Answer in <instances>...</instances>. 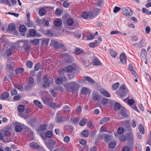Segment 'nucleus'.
I'll return each mask as SVG.
<instances>
[{"label": "nucleus", "mask_w": 151, "mask_h": 151, "mask_svg": "<svg viewBox=\"0 0 151 151\" xmlns=\"http://www.w3.org/2000/svg\"><path fill=\"white\" fill-rule=\"evenodd\" d=\"M128 90L124 85L120 86L119 90L116 91L117 95L120 98L124 97L128 92Z\"/></svg>", "instance_id": "1"}, {"label": "nucleus", "mask_w": 151, "mask_h": 151, "mask_svg": "<svg viewBox=\"0 0 151 151\" xmlns=\"http://www.w3.org/2000/svg\"><path fill=\"white\" fill-rule=\"evenodd\" d=\"M76 67L75 65H69L66 68L68 73V78L71 79L73 78L74 76L76 71Z\"/></svg>", "instance_id": "2"}, {"label": "nucleus", "mask_w": 151, "mask_h": 151, "mask_svg": "<svg viewBox=\"0 0 151 151\" xmlns=\"http://www.w3.org/2000/svg\"><path fill=\"white\" fill-rule=\"evenodd\" d=\"M68 85L70 87V91L72 93L77 90L79 88V84L76 81H73L69 82Z\"/></svg>", "instance_id": "3"}, {"label": "nucleus", "mask_w": 151, "mask_h": 151, "mask_svg": "<svg viewBox=\"0 0 151 151\" xmlns=\"http://www.w3.org/2000/svg\"><path fill=\"white\" fill-rule=\"evenodd\" d=\"M27 85H24V89L28 91L34 85V79L32 77L29 78V80Z\"/></svg>", "instance_id": "4"}, {"label": "nucleus", "mask_w": 151, "mask_h": 151, "mask_svg": "<svg viewBox=\"0 0 151 151\" xmlns=\"http://www.w3.org/2000/svg\"><path fill=\"white\" fill-rule=\"evenodd\" d=\"M44 82L43 83V87L46 88L50 86V78L47 75H44L42 77Z\"/></svg>", "instance_id": "5"}, {"label": "nucleus", "mask_w": 151, "mask_h": 151, "mask_svg": "<svg viewBox=\"0 0 151 151\" xmlns=\"http://www.w3.org/2000/svg\"><path fill=\"white\" fill-rule=\"evenodd\" d=\"M121 10L122 14L125 16H131L132 14V11L129 7L122 8Z\"/></svg>", "instance_id": "6"}, {"label": "nucleus", "mask_w": 151, "mask_h": 151, "mask_svg": "<svg viewBox=\"0 0 151 151\" xmlns=\"http://www.w3.org/2000/svg\"><path fill=\"white\" fill-rule=\"evenodd\" d=\"M67 118H62L61 116H57L55 119V122L58 123H61L67 121Z\"/></svg>", "instance_id": "7"}, {"label": "nucleus", "mask_w": 151, "mask_h": 151, "mask_svg": "<svg viewBox=\"0 0 151 151\" xmlns=\"http://www.w3.org/2000/svg\"><path fill=\"white\" fill-rule=\"evenodd\" d=\"M55 141L52 139H50L48 142L46 143L47 147L50 149H53L55 145Z\"/></svg>", "instance_id": "8"}, {"label": "nucleus", "mask_w": 151, "mask_h": 151, "mask_svg": "<svg viewBox=\"0 0 151 151\" xmlns=\"http://www.w3.org/2000/svg\"><path fill=\"white\" fill-rule=\"evenodd\" d=\"M55 47L56 48H61L63 50L62 52H64L66 50V47L64 45L61 43H59L58 42H56L55 43Z\"/></svg>", "instance_id": "9"}, {"label": "nucleus", "mask_w": 151, "mask_h": 151, "mask_svg": "<svg viewBox=\"0 0 151 151\" xmlns=\"http://www.w3.org/2000/svg\"><path fill=\"white\" fill-rule=\"evenodd\" d=\"M100 93L104 96L107 97H110L111 95L108 91L102 88L100 90Z\"/></svg>", "instance_id": "10"}, {"label": "nucleus", "mask_w": 151, "mask_h": 151, "mask_svg": "<svg viewBox=\"0 0 151 151\" xmlns=\"http://www.w3.org/2000/svg\"><path fill=\"white\" fill-rule=\"evenodd\" d=\"M65 57L66 58V62L68 63H70L74 60L73 57L68 55L67 53H65Z\"/></svg>", "instance_id": "11"}, {"label": "nucleus", "mask_w": 151, "mask_h": 151, "mask_svg": "<svg viewBox=\"0 0 151 151\" xmlns=\"http://www.w3.org/2000/svg\"><path fill=\"white\" fill-rule=\"evenodd\" d=\"M120 60L121 63L123 64H125L126 63V56L124 53H122L121 54L120 57Z\"/></svg>", "instance_id": "12"}, {"label": "nucleus", "mask_w": 151, "mask_h": 151, "mask_svg": "<svg viewBox=\"0 0 151 151\" xmlns=\"http://www.w3.org/2000/svg\"><path fill=\"white\" fill-rule=\"evenodd\" d=\"M92 99L94 101H98L101 99L100 95L96 93H93L92 94Z\"/></svg>", "instance_id": "13"}, {"label": "nucleus", "mask_w": 151, "mask_h": 151, "mask_svg": "<svg viewBox=\"0 0 151 151\" xmlns=\"http://www.w3.org/2000/svg\"><path fill=\"white\" fill-rule=\"evenodd\" d=\"M92 63L93 65H101L102 63L100 60L97 58H94L92 62Z\"/></svg>", "instance_id": "14"}, {"label": "nucleus", "mask_w": 151, "mask_h": 151, "mask_svg": "<svg viewBox=\"0 0 151 151\" xmlns=\"http://www.w3.org/2000/svg\"><path fill=\"white\" fill-rule=\"evenodd\" d=\"M21 125H17L15 127V131L17 132H21L22 129V127H24V125L22 124H20Z\"/></svg>", "instance_id": "15"}, {"label": "nucleus", "mask_w": 151, "mask_h": 151, "mask_svg": "<svg viewBox=\"0 0 151 151\" xmlns=\"http://www.w3.org/2000/svg\"><path fill=\"white\" fill-rule=\"evenodd\" d=\"M147 54V52L146 50L142 49L141 51L140 56L142 59L146 58Z\"/></svg>", "instance_id": "16"}, {"label": "nucleus", "mask_w": 151, "mask_h": 151, "mask_svg": "<svg viewBox=\"0 0 151 151\" xmlns=\"http://www.w3.org/2000/svg\"><path fill=\"white\" fill-rule=\"evenodd\" d=\"M110 119L109 117H105L101 119L99 122L100 124H103L105 123L109 122Z\"/></svg>", "instance_id": "17"}, {"label": "nucleus", "mask_w": 151, "mask_h": 151, "mask_svg": "<svg viewBox=\"0 0 151 151\" xmlns=\"http://www.w3.org/2000/svg\"><path fill=\"white\" fill-rule=\"evenodd\" d=\"M66 23L68 26H73L74 24V21L73 19L69 18L67 20Z\"/></svg>", "instance_id": "18"}, {"label": "nucleus", "mask_w": 151, "mask_h": 151, "mask_svg": "<svg viewBox=\"0 0 151 151\" xmlns=\"http://www.w3.org/2000/svg\"><path fill=\"white\" fill-rule=\"evenodd\" d=\"M14 64H7L6 65V68L10 71H13L14 70Z\"/></svg>", "instance_id": "19"}, {"label": "nucleus", "mask_w": 151, "mask_h": 151, "mask_svg": "<svg viewBox=\"0 0 151 151\" xmlns=\"http://www.w3.org/2000/svg\"><path fill=\"white\" fill-rule=\"evenodd\" d=\"M39 13L40 16H42L45 14L46 13V11L45 9L42 8L39 10Z\"/></svg>", "instance_id": "20"}, {"label": "nucleus", "mask_w": 151, "mask_h": 151, "mask_svg": "<svg viewBox=\"0 0 151 151\" xmlns=\"http://www.w3.org/2000/svg\"><path fill=\"white\" fill-rule=\"evenodd\" d=\"M82 136L84 137H87L89 134V132L87 130H85L83 131L81 133Z\"/></svg>", "instance_id": "21"}, {"label": "nucleus", "mask_w": 151, "mask_h": 151, "mask_svg": "<svg viewBox=\"0 0 151 151\" xmlns=\"http://www.w3.org/2000/svg\"><path fill=\"white\" fill-rule=\"evenodd\" d=\"M24 71L23 68H18L15 70V72L16 74H19L23 73Z\"/></svg>", "instance_id": "22"}, {"label": "nucleus", "mask_w": 151, "mask_h": 151, "mask_svg": "<svg viewBox=\"0 0 151 151\" xmlns=\"http://www.w3.org/2000/svg\"><path fill=\"white\" fill-rule=\"evenodd\" d=\"M34 103L40 109L42 108V106L41 102L37 100H35L33 101Z\"/></svg>", "instance_id": "23"}, {"label": "nucleus", "mask_w": 151, "mask_h": 151, "mask_svg": "<svg viewBox=\"0 0 151 151\" xmlns=\"http://www.w3.org/2000/svg\"><path fill=\"white\" fill-rule=\"evenodd\" d=\"M16 29V27L14 23H11L9 25L8 29L11 31H14Z\"/></svg>", "instance_id": "24"}, {"label": "nucleus", "mask_w": 151, "mask_h": 151, "mask_svg": "<svg viewBox=\"0 0 151 151\" xmlns=\"http://www.w3.org/2000/svg\"><path fill=\"white\" fill-rule=\"evenodd\" d=\"M42 23L45 27L49 25V21L46 19H43L42 21Z\"/></svg>", "instance_id": "25"}, {"label": "nucleus", "mask_w": 151, "mask_h": 151, "mask_svg": "<svg viewBox=\"0 0 151 151\" xmlns=\"http://www.w3.org/2000/svg\"><path fill=\"white\" fill-rule=\"evenodd\" d=\"M139 129L140 132L142 134H144L145 133V129L144 127L142 124H140L139 125Z\"/></svg>", "instance_id": "26"}, {"label": "nucleus", "mask_w": 151, "mask_h": 151, "mask_svg": "<svg viewBox=\"0 0 151 151\" xmlns=\"http://www.w3.org/2000/svg\"><path fill=\"white\" fill-rule=\"evenodd\" d=\"M63 110L64 112L67 113V112L68 113V112L70 111L71 109L68 106L65 105L63 108Z\"/></svg>", "instance_id": "27"}, {"label": "nucleus", "mask_w": 151, "mask_h": 151, "mask_svg": "<svg viewBox=\"0 0 151 151\" xmlns=\"http://www.w3.org/2000/svg\"><path fill=\"white\" fill-rule=\"evenodd\" d=\"M9 93L8 92H4L2 94V98L3 99H7L9 96Z\"/></svg>", "instance_id": "28"}, {"label": "nucleus", "mask_w": 151, "mask_h": 151, "mask_svg": "<svg viewBox=\"0 0 151 151\" xmlns=\"http://www.w3.org/2000/svg\"><path fill=\"white\" fill-rule=\"evenodd\" d=\"M29 34L30 36L35 37L37 34V32L34 29H32L29 31Z\"/></svg>", "instance_id": "29"}, {"label": "nucleus", "mask_w": 151, "mask_h": 151, "mask_svg": "<svg viewBox=\"0 0 151 151\" xmlns=\"http://www.w3.org/2000/svg\"><path fill=\"white\" fill-rule=\"evenodd\" d=\"M45 136L48 138H50L52 136V133L51 131H47L45 133Z\"/></svg>", "instance_id": "30"}, {"label": "nucleus", "mask_w": 151, "mask_h": 151, "mask_svg": "<svg viewBox=\"0 0 151 151\" xmlns=\"http://www.w3.org/2000/svg\"><path fill=\"white\" fill-rule=\"evenodd\" d=\"M109 51L112 57L115 58L116 56L117 53L116 52L113 50L112 49H109Z\"/></svg>", "instance_id": "31"}, {"label": "nucleus", "mask_w": 151, "mask_h": 151, "mask_svg": "<svg viewBox=\"0 0 151 151\" xmlns=\"http://www.w3.org/2000/svg\"><path fill=\"white\" fill-rule=\"evenodd\" d=\"M83 52L84 51L83 50L78 48H77L76 49L75 53L76 54L79 55L83 53Z\"/></svg>", "instance_id": "32"}, {"label": "nucleus", "mask_w": 151, "mask_h": 151, "mask_svg": "<svg viewBox=\"0 0 151 151\" xmlns=\"http://www.w3.org/2000/svg\"><path fill=\"white\" fill-rule=\"evenodd\" d=\"M17 109L20 112H23L24 110V107L23 105L20 104L18 106Z\"/></svg>", "instance_id": "33"}, {"label": "nucleus", "mask_w": 151, "mask_h": 151, "mask_svg": "<svg viewBox=\"0 0 151 151\" xmlns=\"http://www.w3.org/2000/svg\"><path fill=\"white\" fill-rule=\"evenodd\" d=\"M19 30L20 32H24L26 30V28L24 25H21L19 27Z\"/></svg>", "instance_id": "34"}, {"label": "nucleus", "mask_w": 151, "mask_h": 151, "mask_svg": "<svg viewBox=\"0 0 151 151\" xmlns=\"http://www.w3.org/2000/svg\"><path fill=\"white\" fill-rule=\"evenodd\" d=\"M0 3L1 4H5L10 7L11 5L10 2L8 0H0Z\"/></svg>", "instance_id": "35"}, {"label": "nucleus", "mask_w": 151, "mask_h": 151, "mask_svg": "<svg viewBox=\"0 0 151 151\" xmlns=\"http://www.w3.org/2000/svg\"><path fill=\"white\" fill-rule=\"evenodd\" d=\"M87 122V119L85 118H83L80 121L79 123V125L82 126H84Z\"/></svg>", "instance_id": "36"}, {"label": "nucleus", "mask_w": 151, "mask_h": 151, "mask_svg": "<svg viewBox=\"0 0 151 151\" xmlns=\"http://www.w3.org/2000/svg\"><path fill=\"white\" fill-rule=\"evenodd\" d=\"M39 145H37V143L35 142H32L29 144L30 147L32 148H37Z\"/></svg>", "instance_id": "37"}, {"label": "nucleus", "mask_w": 151, "mask_h": 151, "mask_svg": "<svg viewBox=\"0 0 151 151\" xmlns=\"http://www.w3.org/2000/svg\"><path fill=\"white\" fill-rule=\"evenodd\" d=\"M86 80L88 81L89 83L94 84L95 83V82L93 79L89 76H86Z\"/></svg>", "instance_id": "38"}, {"label": "nucleus", "mask_w": 151, "mask_h": 151, "mask_svg": "<svg viewBox=\"0 0 151 151\" xmlns=\"http://www.w3.org/2000/svg\"><path fill=\"white\" fill-rule=\"evenodd\" d=\"M41 66V64L39 63H37L35 65L34 70L35 71L39 70Z\"/></svg>", "instance_id": "39"}, {"label": "nucleus", "mask_w": 151, "mask_h": 151, "mask_svg": "<svg viewBox=\"0 0 151 151\" xmlns=\"http://www.w3.org/2000/svg\"><path fill=\"white\" fill-rule=\"evenodd\" d=\"M62 24V21L59 19H57L55 21L54 24L56 27H59Z\"/></svg>", "instance_id": "40"}, {"label": "nucleus", "mask_w": 151, "mask_h": 151, "mask_svg": "<svg viewBox=\"0 0 151 151\" xmlns=\"http://www.w3.org/2000/svg\"><path fill=\"white\" fill-rule=\"evenodd\" d=\"M33 63L30 60H28L26 62V66L29 68H31L33 66Z\"/></svg>", "instance_id": "41"}, {"label": "nucleus", "mask_w": 151, "mask_h": 151, "mask_svg": "<svg viewBox=\"0 0 151 151\" xmlns=\"http://www.w3.org/2000/svg\"><path fill=\"white\" fill-rule=\"evenodd\" d=\"M121 107V104L119 103L116 102L115 104L114 108L116 110H118L120 109Z\"/></svg>", "instance_id": "42"}, {"label": "nucleus", "mask_w": 151, "mask_h": 151, "mask_svg": "<svg viewBox=\"0 0 151 151\" xmlns=\"http://www.w3.org/2000/svg\"><path fill=\"white\" fill-rule=\"evenodd\" d=\"M24 50L26 52H29L30 49V47L29 46V45L28 44H24Z\"/></svg>", "instance_id": "43"}, {"label": "nucleus", "mask_w": 151, "mask_h": 151, "mask_svg": "<svg viewBox=\"0 0 151 151\" xmlns=\"http://www.w3.org/2000/svg\"><path fill=\"white\" fill-rule=\"evenodd\" d=\"M119 82H116L114 83L112 86V90H115L119 86Z\"/></svg>", "instance_id": "44"}, {"label": "nucleus", "mask_w": 151, "mask_h": 151, "mask_svg": "<svg viewBox=\"0 0 151 151\" xmlns=\"http://www.w3.org/2000/svg\"><path fill=\"white\" fill-rule=\"evenodd\" d=\"M109 146L110 148H114L116 146L115 142H110L109 143Z\"/></svg>", "instance_id": "45"}, {"label": "nucleus", "mask_w": 151, "mask_h": 151, "mask_svg": "<svg viewBox=\"0 0 151 151\" xmlns=\"http://www.w3.org/2000/svg\"><path fill=\"white\" fill-rule=\"evenodd\" d=\"M47 127V125L45 124L41 125L40 127V130L41 131L45 130Z\"/></svg>", "instance_id": "46"}, {"label": "nucleus", "mask_w": 151, "mask_h": 151, "mask_svg": "<svg viewBox=\"0 0 151 151\" xmlns=\"http://www.w3.org/2000/svg\"><path fill=\"white\" fill-rule=\"evenodd\" d=\"M39 40L40 39H36L34 40H31V42L32 43V44L36 45L39 44Z\"/></svg>", "instance_id": "47"}, {"label": "nucleus", "mask_w": 151, "mask_h": 151, "mask_svg": "<svg viewBox=\"0 0 151 151\" xmlns=\"http://www.w3.org/2000/svg\"><path fill=\"white\" fill-rule=\"evenodd\" d=\"M63 79L60 78H57L56 80V83L58 84H60L63 83Z\"/></svg>", "instance_id": "48"}, {"label": "nucleus", "mask_w": 151, "mask_h": 151, "mask_svg": "<svg viewBox=\"0 0 151 151\" xmlns=\"http://www.w3.org/2000/svg\"><path fill=\"white\" fill-rule=\"evenodd\" d=\"M108 99L104 98L102 99L101 101V103L105 105L108 103Z\"/></svg>", "instance_id": "49"}, {"label": "nucleus", "mask_w": 151, "mask_h": 151, "mask_svg": "<svg viewBox=\"0 0 151 151\" xmlns=\"http://www.w3.org/2000/svg\"><path fill=\"white\" fill-rule=\"evenodd\" d=\"M81 15L82 18L86 19L88 17L89 14L88 12H84L82 13Z\"/></svg>", "instance_id": "50"}, {"label": "nucleus", "mask_w": 151, "mask_h": 151, "mask_svg": "<svg viewBox=\"0 0 151 151\" xmlns=\"http://www.w3.org/2000/svg\"><path fill=\"white\" fill-rule=\"evenodd\" d=\"M42 100L44 102L45 104H47L48 102L50 101V99L47 96H45L42 98Z\"/></svg>", "instance_id": "51"}, {"label": "nucleus", "mask_w": 151, "mask_h": 151, "mask_svg": "<svg viewBox=\"0 0 151 151\" xmlns=\"http://www.w3.org/2000/svg\"><path fill=\"white\" fill-rule=\"evenodd\" d=\"M12 50L11 49H9L6 51V54L8 56H10L12 55Z\"/></svg>", "instance_id": "52"}, {"label": "nucleus", "mask_w": 151, "mask_h": 151, "mask_svg": "<svg viewBox=\"0 0 151 151\" xmlns=\"http://www.w3.org/2000/svg\"><path fill=\"white\" fill-rule=\"evenodd\" d=\"M124 132V129L122 127H119L117 130V133L118 134H121Z\"/></svg>", "instance_id": "53"}, {"label": "nucleus", "mask_w": 151, "mask_h": 151, "mask_svg": "<svg viewBox=\"0 0 151 151\" xmlns=\"http://www.w3.org/2000/svg\"><path fill=\"white\" fill-rule=\"evenodd\" d=\"M121 114L123 116H126L127 115L126 110L125 109H123L120 111Z\"/></svg>", "instance_id": "54"}, {"label": "nucleus", "mask_w": 151, "mask_h": 151, "mask_svg": "<svg viewBox=\"0 0 151 151\" xmlns=\"http://www.w3.org/2000/svg\"><path fill=\"white\" fill-rule=\"evenodd\" d=\"M62 12L60 9L57 8L55 11V13L57 15H59L62 13Z\"/></svg>", "instance_id": "55"}, {"label": "nucleus", "mask_w": 151, "mask_h": 151, "mask_svg": "<svg viewBox=\"0 0 151 151\" xmlns=\"http://www.w3.org/2000/svg\"><path fill=\"white\" fill-rule=\"evenodd\" d=\"M104 139L106 142H108L111 140V137L109 135L106 134L104 137Z\"/></svg>", "instance_id": "56"}, {"label": "nucleus", "mask_w": 151, "mask_h": 151, "mask_svg": "<svg viewBox=\"0 0 151 151\" xmlns=\"http://www.w3.org/2000/svg\"><path fill=\"white\" fill-rule=\"evenodd\" d=\"M80 143L83 145H85L86 144V142L84 139H81L79 141Z\"/></svg>", "instance_id": "57"}, {"label": "nucleus", "mask_w": 151, "mask_h": 151, "mask_svg": "<svg viewBox=\"0 0 151 151\" xmlns=\"http://www.w3.org/2000/svg\"><path fill=\"white\" fill-rule=\"evenodd\" d=\"M81 93L83 94H86L88 93V91L86 88H84L81 90Z\"/></svg>", "instance_id": "58"}, {"label": "nucleus", "mask_w": 151, "mask_h": 151, "mask_svg": "<svg viewBox=\"0 0 151 151\" xmlns=\"http://www.w3.org/2000/svg\"><path fill=\"white\" fill-rule=\"evenodd\" d=\"M82 108L81 106L79 105L76 108V111L77 113L79 114L81 111Z\"/></svg>", "instance_id": "59"}, {"label": "nucleus", "mask_w": 151, "mask_h": 151, "mask_svg": "<svg viewBox=\"0 0 151 151\" xmlns=\"http://www.w3.org/2000/svg\"><path fill=\"white\" fill-rule=\"evenodd\" d=\"M66 1H64L63 5L64 7L66 8H68L69 7L70 4L69 3H67Z\"/></svg>", "instance_id": "60"}, {"label": "nucleus", "mask_w": 151, "mask_h": 151, "mask_svg": "<svg viewBox=\"0 0 151 151\" xmlns=\"http://www.w3.org/2000/svg\"><path fill=\"white\" fill-rule=\"evenodd\" d=\"M17 93V91L16 89H13L11 91V95L12 96H14Z\"/></svg>", "instance_id": "61"}, {"label": "nucleus", "mask_w": 151, "mask_h": 151, "mask_svg": "<svg viewBox=\"0 0 151 151\" xmlns=\"http://www.w3.org/2000/svg\"><path fill=\"white\" fill-rule=\"evenodd\" d=\"M128 103L130 105H133L134 102V100L130 99H129L128 100Z\"/></svg>", "instance_id": "62"}, {"label": "nucleus", "mask_w": 151, "mask_h": 151, "mask_svg": "<svg viewBox=\"0 0 151 151\" xmlns=\"http://www.w3.org/2000/svg\"><path fill=\"white\" fill-rule=\"evenodd\" d=\"M94 38V36L92 33L90 34V35L87 36V39L88 40L93 39Z\"/></svg>", "instance_id": "63"}, {"label": "nucleus", "mask_w": 151, "mask_h": 151, "mask_svg": "<svg viewBox=\"0 0 151 151\" xmlns=\"http://www.w3.org/2000/svg\"><path fill=\"white\" fill-rule=\"evenodd\" d=\"M130 149L128 146H125L122 149V151H130Z\"/></svg>", "instance_id": "64"}]
</instances>
